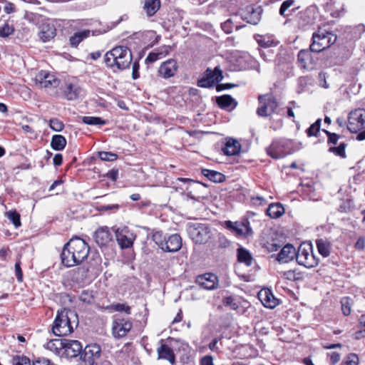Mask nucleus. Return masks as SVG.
I'll use <instances>...</instances> for the list:
<instances>
[{"instance_id":"nucleus-20","label":"nucleus","mask_w":365,"mask_h":365,"mask_svg":"<svg viewBox=\"0 0 365 365\" xmlns=\"http://www.w3.org/2000/svg\"><path fill=\"white\" fill-rule=\"evenodd\" d=\"M94 239L98 246L104 247L112 241L113 235L107 227H103L95 232Z\"/></svg>"},{"instance_id":"nucleus-29","label":"nucleus","mask_w":365,"mask_h":365,"mask_svg":"<svg viewBox=\"0 0 365 365\" xmlns=\"http://www.w3.org/2000/svg\"><path fill=\"white\" fill-rule=\"evenodd\" d=\"M158 354L159 359H166L170 364H174L175 361V354L172 349L167 344H162L158 349Z\"/></svg>"},{"instance_id":"nucleus-27","label":"nucleus","mask_w":365,"mask_h":365,"mask_svg":"<svg viewBox=\"0 0 365 365\" xmlns=\"http://www.w3.org/2000/svg\"><path fill=\"white\" fill-rule=\"evenodd\" d=\"M316 245L319 253L324 257L330 255L332 245L330 241L326 238H320L316 240Z\"/></svg>"},{"instance_id":"nucleus-15","label":"nucleus","mask_w":365,"mask_h":365,"mask_svg":"<svg viewBox=\"0 0 365 365\" xmlns=\"http://www.w3.org/2000/svg\"><path fill=\"white\" fill-rule=\"evenodd\" d=\"M82 351V345L77 340L63 339V349L62 356L74 358L78 356Z\"/></svg>"},{"instance_id":"nucleus-26","label":"nucleus","mask_w":365,"mask_h":365,"mask_svg":"<svg viewBox=\"0 0 365 365\" xmlns=\"http://www.w3.org/2000/svg\"><path fill=\"white\" fill-rule=\"evenodd\" d=\"M217 103L220 108L227 110H232L237 106V102L230 95L217 97Z\"/></svg>"},{"instance_id":"nucleus-7","label":"nucleus","mask_w":365,"mask_h":365,"mask_svg":"<svg viewBox=\"0 0 365 365\" xmlns=\"http://www.w3.org/2000/svg\"><path fill=\"white\" fill-rule=\"evenodd\" d=\"M189 234L196 243H206L211 236L210 227L207 224L194 223L189 227Z\"/></svg>"},{"instance_id":"nucleus-44","label":"nucleus","mask_w":365,"mask_h":365,"mask_svg":"<svg viewBox=\"0 0 365 365\" xmlns=\"http://www.w3.org/2000/svg\"><path fill=\"white\" fill-rule=\"evenodd\" d=\"M11 364L12 365H31V361L24 355H16L12 357Z\"/></svg>"},{"instance_id":"nucleus-17","label":"nucleus","mask_w":365,"mask_h":365,"mask_svg":"<svg viewBox=\"0 0 365 365\" xmlns=\"http://www.w3.org/2000/svg\"><path fill=\"white\" fill-rule=\"evenodd\" d=\"M195 282L200 287L207 290L215 289L218 287L217 277L212 273L197 276Z\"/></svg>"},{"instance_id":"nucleus-43","label":"nucleus","mask_w":365,"mask_h":365,"mask_svg":"<svg viewBox=\"0 0 365 365\" xmlns=\"http://www.w3.org/2000/svg\"><path fill=\"white\" fill-rule=\"evenodd\" d=\"M321 123L322 119L319 118L309 127V128L306 131L309 137L317 135L320 130Z\"/></svg>"},{"instance_id":"nucleus-9","label":"nucleus","mask_w":365,"mask_h":365,"mask_svg":"<svg viewBox=\"0 0 365 365\" xmlns=\"http://www.w3.org/2000/svg\"><path fill=\"white\" fill-rule=\"evenodd\" d=\"M222 78V71L219 67H215L214 70L207 68L205 76L198 80L197 86L202 88H211L220 82Z\"/></svg>"},{"instance_id":"nucleus-46","label":"nucleus","mask_w":365,"mask_h":365,"mask_svg":"<svg viewBox=\"0 0 365 365\" xmlns=\"http://www.w3.org/2000/svg\"><path fill=\"white\" fill-rule=\"evenodd\" d=\"M346 144L344 143H341L337 147H330L329 148V152L334 153L336 155L341 157L343 158H346Z\"/></svg>"},{"instance_id":"nucleus-4","label":"nucleus","mask_w":365,"mask_h":365,"mask_svg":"<svg viewBox=\"0 0 365 365\" xmlns=\"http://www.w3.org/2000/svg\"><path fill=\"white\" fill-rule=\"evenodd\" d=\"M312 41L310 51L319 53L333 45L336 41V36L326 29L319 28L313 33Z\"/></svg>"},{"instance_id":"nucleus-58","label":"nucleus","mask_w":365,"mask_h":365,"mask_svg":"<svg viewBox=\"0 0 365 365\" xmlns=\"http://www.w3.org/2000/svg\"><path fill=\"white\" fill-rule=\"evenodd\" d=\"M222 29L226 34H230L232 31L233 23L232 21L229 19L221 24Z\"/></svg>"},{"instance_id":"nucleus-13","label":"nucleus","mask_w":365,"mask_h":365,"mask_svg":"<svg viewBox=\"0 0 365 365\" xmlns=\"http://www.w3.org/2000/svg\"><path fill=\"white\" fill-rule=\"evenodd\" d=\"M133 324L128 319L116 317L113 322L112 332L115 338H122L130 331Z\"/></svg>"},{"instance_id":"nucleus-39","label":"nucleus","mask_w":365,"mask_h":365,"mask_svg":"<svg viewBox=\"0 0 365 365\" xmlns=\"http://www.w3.org/2000/svg\"><path fill=\"white\" fill-rule=\"evenodd\" d=\"M262 100H263L264 103L266 104V106H267L269 111L271 113V114L272 113H274L278 106L277 102L276 101V100L273 97H271V96H259V103H262Z\"/></svg>"},{"instance_id":"nucleus-31","label":"nucleus","mask_w":365,"mask_h":365,"mask_svg":"<svg viewBox=\"0 0 365 365\" xmlns=\"http://www.w3.org/2000/svg\"><path fill=\"white\" fill-rule=\"evenodd\" d=\"M240 143L236 140L230 138L226 142L223 152L227 155H235L240 153Z\"/></svg>"},{"instance_id":"nucleus-47","label":"nucleus","mask_w":365,"mask_h":365,"mask_svg":"<svg viewBox=\"0 0 365 365\" xmlns=\"http://www.w3.org/2000/svg\"><path fill=\"white\" fill-rule=\"evenodd\" d=\"M153 240L155 243L162 250L164 246V243L166 240V237L163 236V234L160 231H156L153 234Z\"/></svg>"},{"instance_id":"nucleus-60","label":"nucleus","mask_w":365,"mask_h":365,"mask_svg":"<svg viewBox=\"0 0 365 365\" xmlns=\"http://www.w3.org/2000/svg\"><path fill=\"white\" fill-rule=\"evenodd\" d=\"M15 273L19 282H22L23 279V273L21 268V262L18 261L15 264Z\"/></svg>"},{"instance_id":"nucleus-54","label":"nucleus","mask_w":365,"mask_h":365,"mask_svg":"<svg viewBox=\"0 0 365 365\" xmlns=\"http://www.w3.org/2000/svg\"><path fill=\"white\" fill-rule=\"evenodd\" d=\"M294 0L284 1L279 9V14L283 16H287V14H286L285 12L289 8H290L294 4Z\"/></svg>"},{"instance_id":"nucleus-6","label":"nucleus","mask_w":365,"mask_h":365,"mask_svg":"<svg viewBox=\"0 0 365 365\" xmlns=\"http://www.w3.org/2000/svg\"><path fill=\"white\" fill-rule=\"evenodd\" d=\"M364 110L359 108L352 110L349 114L347 128L351 133H360L357 135L356 139L358 140H363L365 139V130L363 129V126L365 122Z\"/></svg>"},{"instance_id":"nucleus-56","label":"nucleus","mask_w":365,"mask_h":365,"mask_svg":"<svg viewBox=\"0 0 365 365\" xmlns=\"http://www.w3.org/2000/svg\"><path fill=\"white\" fill-rule=\"evenodd\" d=\"M262 106L259 107L257 110V113L258 115L261 117H267L269 115H271V113L269 111L266 104L262 101V103H261Z\"/></svg>"},{"instance_id":"nucleus-2","label":"nucleus","mask_w":365,"mask_h":365,"mask_svg":"<svg viewBox=\"0 0 365 365\" xmlns=\"http://www.w3.org/2000/svg\"><path fill=\"white\" fill-rule=\"evenodd\" d=\"M132 61L133 56L130 49L123 46L114 47L107 51L104 56L106 65L113 71L128 68Z\"/></svg>"},{"instance_id":"nucleus-12","label":"nucleus","mask_w":365,"mask_h":365,"mask_svg":"<svg viewBox=\"0 0 365 365\" xmlns=\"http://www.w3.org/2000/svg\"><path fill=\"white\" fill-rule=\"evenodd\" d=\"M267 155L274 159H279L290 153L288 142L285 140H274L267 148Z\"/></svg>"},{"instance_id":"nucleus-42","label":"nucleus","mask_w":365,"mask_h":365,"mask_svg":"<svg viewBox=\"0 0 365 365\" xmlns=\"http://www.w3.org/2000/svg\"><path fill=\"white\" fill-rule=\"evenodd\" d=\"M106 309L119 312H125L128 314H130V307L126 304H113L106 307Z\"/></svg>"},{"instance_id":"nucleus-51","label":"nucleus","mask_w":365,"mask_h":365,"mask_svg":"<svg viewBox=\"0 0 365 365\" xmlns=\"http://www.w3.org/2000/svg\"><path fill=\"white\" fill-rule=\"evenodd\" d=\"M322 131L327 135L328 140L327 143L329 145H336L340 138L339 135H337L334 133H331L325 129H323Z\"/></svg>"},{"instance_id":"nucleus-21","label":"nucleus","mask_w":365,"mask_h":365,"mask_svg":"<svg viewBox=\"0 0 365 365\" xmlns=\"http://www.w3.org/2000/svg\"><path fill=\"white\" fill-rule=\"evenodd\" d=\"M56 35V29L53 24L44 23L40 28L38 36L42 42L46 43L52 40Z\"/></svg>"},{"instance_id":"nucleus-63","label":"nucleus","mask_w":365,"mask_h":365,"mask_svg":"<svg viewBox=\"0 0 365 365\" xmlns=\"http://www.w3.org/2000/svg\"><path fill=\"white\" fill-rule=\"evenodd\" d=\"M139 63L137 61H135L133 64V72L132 76L133 79H137L139 78Z\"/></svg>"},{"instance_id":"nucleus-28","label":"nucleus","mask_w":365,"mask_h":365,"mask_svg":"<svg viewBox=\"0 0 365 365\" xmlns=\"http://www.w3.org/2000/svg\"><path fill=\"white\" fill-rule=\"evenodd\" d=\"M91 32L89 29L75 32L69 38L71 46L76 48L81 42L90 36Z\"/></svg>"},{"instance_id":"nucleus-53","label":"nucleus","mask_w":365,"mask_h":365,"mask_svg":"<svg viewBox=\"0 0 365 365\" xmlns=\"http://www.w3.org/2000/svg\"><path fill=\"white\" fill-rule=\"evenodd\" d=\"M359 358L356 354H351L346 356L341 365H358Z\"/></svg>"},{"instance_id":"nucleus-35","label":"nucleus","mask_w":365,"mask_h":365,"mask_svg":"<svg viewBox=\"0 0 365 365\" xmlns=\"http://www.w3.org/2000/svg\"><path fill=\"white\" fill-rule=\"evenodd\" d=\"M237 259L240 262L244 263L246 266L250 267L252 264L253 259L248 250L241 247L237 249Z\"/></svg>"},{"instance_id":"nucleus-5","label":"nucleus","mask_w":365,"mask_h":365,"mask_svg":"<svg viewBox=\"0 0 365 365\" xmlns=\"http://www.w3.org/2000/svg\"><path fill=\"white\" fill-rule=\"evenodd\" d=\"M296 260L299 265L306 268H313L318 265L319 259L313 253L311 243L303 242L297 250Z\"/></svg>"},{"instance_id":"nucleus-50","label":"nucleus","mask_w":365,"mask_h":365,"mask_svg":"<svg viewBox=\"0 0 365 365\" xmlns=\"http://www.w3.org/2000/svg\"><path fill=\"white\" fill-rule=\"evenodd\" d=\"M49 126L56 132H60L64 128L63 123L58 118H51L49 120Z\"/></svg>"},{"instance_id":"nucleus-41","label":"nucleus","mask_w":365,"mask_h":365,"mask_svg":"<svg viewBox=\"0 0 365 365\" xmlns=\"http://www.w3.org/2000/svg\"><path fill=\"white\" fill-rule=\"evenodd\" d=\"M82 122L85 124L90 125H103L106 124V121L100 117L94 116H83Z\"/></svg>"},{"instance_id":"nucleus-57","label":"nucleus","mask_w":365,"mask_h":365,"mask_svg":"<svg viewBox=\"0 0 365 365\" xmlns=\"http://www.w3.org/2000/svg\"><path fill=\"white\" fill-rule=\"evenodd\" d=\"M223 303L225 306H230L234 310L238 308V304L235 302V299L231 296L225 297L223 299Z\"/></svg>"},{"instance_id":"nucleus-37","label":"nucleus","mask_w":365,"mask_h":365,"mask_svg":"<svg viewBox=\"0 0 365 365\" xmlns=\"http://www.w3.org/2000/svg\"><path fill=\"white\" fill-rule=\"evenodd\" d=\"M297 58L301 67L304 68H309V63L312 60V55L309 51L301 50L298 53Z\"/></svg>"},{"instance_id":"nucleus-34","label":"nucleus","mask_w":365,"mask_h":365,"mask_svg":"<svg viewBox=\"0 0 365 365\" xmlns=\"http://www.w3.org/2000/svg\"><path fill=\"white\" fill-rule=\"evenodd\" d=\"M202 174L214 182H222L225 180V176L222 173L215 170L202 169Z\"/></svg>"},{"instance_id":"nucleus-64","label":"nucleus","mask_w":365,"mask_h":365,"mask_svg":"<svg viewBox=\"0 0 365 365\" xmlns=\"http://www.w3.org/2000/svg\"><path fill=\"white\" fill-rule=\"evenodd\" d=\"M201 365H214L211 356H205L201 359Z\"/></svg>"},{"instance_id":"nucleus-19","label":"nucleus","mask_w":365,"mask_h":365,"mask_svg":"<svg viewBox=\"0 0 365 365\" xmlns=\"http://www.w3.org/2000/svg\"><path fill=\"white\" fill-rule=\"evenodd\" d=\"M182 247V239L178 234H174L166 237L162 250L168 252H178Z\"/></svg>"},{"instance_id":"nucleus-59","label":"nucleus","mask_w":365,"mask_h":365,"mask_svg":"<svg viewBox=\"0 0 365 365\" xmlns=\"http://www.w3.org/2000/svg\"><path fill=\"white\" fill-rule=\"evenodd\" d=\"M335 4H336V1H333V2L329 5V9L331 11V15L334 17H338L343 13V11H344L343 5L341 4L339 6V9H337L336 11H334V8H332V7L334 6V5Z\"/></svg>"},{"instance_id":"nucleus-33","label":"nucleus","mask_w":365,"mask_h":365,"mask_svg":"<svg viewBox=\"0 0 365 365\" xmlns=\"http://www.w3.org/2000/svg\"><path fill=\"white\" fill-rule=\"evenodd\" d=\"M266 213L271 218L276 219L284 213V208L280 203H272L267 209Z\"/></svg>"},{"instance_id":"nucleus-55","label":"nucleus","mask_w":365,"mask_h":365,"mask_svg":"<svg viewBox=\"0 0 365 365\" xmlns=\"http://www.w3.org/2000/svg\"><path fill=\"white\" fill-rule=\"evenodd\" d=\"M79 299L81 301L86 303H91L93 300V295L91 292L88 290H83L79 296Z\"/></svg>"},{"instance_id":"nucleus-22","label":"nucleus","mask_w":365,"mask_h":365,"mask_svg":"<svg viewBox=\"0 0 365 365\" xmlns=\"http://www.w3.org/2000/svg\"><path fill=\"white\" fill-rule=\"evenodd\" d=\"M297 252L295 247L291 245L287 244L284 245L277 256V260L280 262L287 263L297 257Z\"/></svg>"},{"instance_id":"nucleus-11","label":"nucleus","mask_w":365,"mask_h":365,"mask_svg":"<svg viewBox=\"0 0 365 365\" xmlns=\"http://www.w3.org/2000/svg\"><path fill=\"white\" fill-rule=\"evenodd\" d=\"M225 226L227 229L233 232L238 236H250L253 234V231L247 219L242 222H232L227 220L225 222Z\"/></svg>"},{"instance_id":"nucleus-16","label":"nucleus","mask_w":365,"mask_h":365,"mask_svg":"<svg viewBox=\"0 0 365 365\" xmlns=\"http://www.w3.org/2000/svg\"><path fill=\"white\" fill-rule=\"evenodd\" d=\"M178 65L177 61L170 58L161 63L158 68L159 75L163 78L173 77L178 72Z\"/></svg>"},{"instance_id":"nucleus-49","label":"nucleus","mask_w":365,"mask_h":365,"mask_svg":"<svg viewBox=\"0 0 365 365\" xmlns=\"http://www.w3.org/2000/svg\"><path fill=\"white\" fill-rule=\"evenodd\" d=\"M98 155L103 161H114L118 158V155L111 152L100 151Z\"/></svg>"},{"instance_id":"nucleus-45","label":"nucleus","mask_w":365,"mask_h":365,"mask_svg":"<svg viewBox=\"0 0 365 365\" xmlns=\"http://www.w3.org/2000/svg\"><path fill=\"white\" fill-rule=\"evenodd\" d=\"M6 216L12 222L16 227L21 225L20 215L15 210H10L6 212Z\"/></svg>"},{"instance_id":"nucleus-30","label":"nucleus","mask_w":365,"mask_h":365,"mask_svg":"<svg viewBox=\"0 0 365 365\" xmlns=\"http://www.w3.org/2000/svg\"><path fill=\"white\" fill-rule=\"evenodd\" d=\"M160 8V0H145L143 11L149 17L153 16Z\"/></svg>"},{"instance_id":"nucleus-14","label":"nucleus","mask_w":365,"mask_h":365,"mask_svg":"<svg viewBox=\"0 0 365 365\" xmlns=\"http://www.w3.org/2000/svg\"><path fill=\"white\" fill-rule=\"evenodd\" d=\"M116 240L122 249H127L133 246L136 235L127 227L117 229L115 231Z\"/></svg>"},{"instance_id":"nucleus-52","label":"nucleus","mask_w":365,"mask_h":365,"mask_svg":"<svg viewBox=\"0 0 365 365\" xmlns=\"http://www.w3.org/2000/svg\"><path fill=\"white\" fill-rule=\"evenodd\" d=\"M348 297H344L341 301V310L345 316H348L351 314V304Z\"/></svg>"},{"instance_id":"nucleus-25","label":"nucleus","mask_w":365,"mask_h":365,"mask_svg":"<svg viewBox=\"0 0 365 365\" xmlns=\"http://www.w3.org/2000/svg\"><path fill=\"white\" fill-rule=\"evenodd\" d=\"M63 93L68 100L73 101L82 95V89L76 83H66Z\"/></svg>"},{"instance_id":"nucleus-38","label":"nucleus","mask_w":365,"mask_h":365,"mask_svg":"<svg viewBox=\"0 0 365 365\" xmlns=\"http://www.w3.org/2000/svg\"><path fill=\"white\" fill-rule=\"evenodd\" d=\"M88 269L85 267H80L73 270V279L81 283L88 277Z\"/></svg>"},{"instance_id":"nucleus-18","label":"nucleus","mask_w":365,"mask_h":365,"mask_svg":"<svg viewBox=\"0 0 365 365\" xmlns=\"http://www.w3.org/2000/svg\"><path fill=\"white\" fill-rule=\"evenodd\" d=\"M262 12L261 6L255 8L252 6H247L242 13V19L250 24L256 25L261 19Z\"/></svg>"},{"instance_id":"nucleus-1","label":"nucleus","mask_w":365,"mask_h":365,"mask_svg":"<svg viewBox=\"0 0 365 365\" xmlns=\"http://www.w3.org/2000/svg\"><path fill=\"white\" fill-rule=\"evenodd\" d=\"M90 247L86 241L80 237H73L62 249L61 262L67 267L78 265L87 259Z\"/></svg>"},{"instance_id":"nucleus-10","label":"nucleus","mask_w":365,"mask_h":365,"mask_svg":"<svg viewBox=\"0 0 365 365\" xmlns=\"http://www.w3.org/2000/svg\"><path fill=\"white\" fill-rule=\"evenodd\" d=\"M37 86L46 89L57 88L60 85V80L53 73L46 71H41L35 77Z\"/></svg>"},{"instance_id":"nucleus-24","label":"nucleus","mask_w":365,"mask_h":365,"mask_svg":"<svg viewBox=\"0 0 365 365\" xmlns=\"http://www.w3.org/2000/svg\"><path fill=\"white\" fill-rule=\"evenodd\" d=\"M315 24V16L313 11L307 10L300 13L298 16V25L303 29H307L308 27Z\"/></svg>"},{"instance_id":"nucleus-32","label":"nucleus","mask_w":365,"mask_h":365,"mask_svg":"<svg viewBox=\"0 0 365 365\" xmlns=\"http://www.w3.org/2000/svg\"><path fill=\"white\" fill-rule=\"evenodd\" d=\"M46 348L56 354L62 356L63 349V339H56L49 341L46 345Z\"/></svg>"},{"instance_id":"nucleus-40","label":"nucleus","mask_w":365,"mask_h":365,"mask_svg":"<svg viewBox=\"0 0 365 365\" xmlns=\"http://www.w3.org/2000/svg\"><path fill=\"white\" fill-rule=\"evenodd\" d=\"M284 277L290 281H302L304 279V274L297 270H288L284 273Z\"/></svg>"},{"instance_id":"nucleus-3","label":"nucleus","mask_w":365,"mask_h":365,"mask_svg":"<svg viewBox=\"0 0 365 365\" xmlns=\"http://www.w3.org/2000/svg\"><path fill=\"white\" fill-rule=\"evenodd\" d=\"M77 314L67 309H63L57 312L54 319L52 331L56 336H67L73 331V326H77Z\"/></svg>"},{"instance_id":"nucleus-36","label":"nucleus","mask_w":365,"mask_h":365,"mask_svg":"<svg viewBox=\"0 0 365 365\" xmlns=\"http://www.w3.org/2000/svg\"><path fill=\"white\" fill-rule=\"evenodd\" d=\"M66 145V139L61 135H54L51 138V146L55 150H62Z\"/></svg>"},{"instance_id":"nucleus-61","label":"nucleus","mask_w":365,"mask_h":365,"mask_svg":"<svg viewBox=\"0 0 365 365\" xmlns=\"http://www.w3.org/2000/svg\"><path fill=\"white\" fill-rule=\"evenodd\" d=\"M160 56H161L160 53H154V52L150 53L147 56L145 61L150 62V63L155 62L160 58Z\"/></svg>"},{"instance_id":"nucleus-62","label":"nucleus","mask_w":365,"mask_h":365,"mask_svg":"<svg viewBox=\"0 0 365 365\" xmlns=\"http://www.w3.org/2000/svg\"><path fill=\"white\" fill-rule=\"evenodd\" d=\"M106 176L108 179L115 181L118 177V170L112 169L107 173Z\"/></svg>"},{"instance_id":"nucleus-8","label":"nucleus","mask_w":365,"mask_h":365,"mask_svg":"<svg viewBox=\"0 0 365 365\" xmlns=\"http://www.w3.org/2000/svg\"><path fill=\"white\" fill-rule=\"evenodd\" d=\"M101 356V347L94 344L87 345L81 353V361L78 365H97Z\"/></svg>"},{"instance_id":"nucleus-48","label":"nucleus","mask_w":365,"mask_h":365,"mask_svg":"<svg viewBox=\"0 0 365 365\" xmlns=\"http://www.w3.org/2000/svg\"><path fill=\"white\" fill-rule=\"evenodd\" d=\"M14 31V28L9 23H4L3 25L0 26V37H8L9 35L13 34Z\"/></svg>"},{"instance_id":"nucleus-23","label":"nucleus","mask_w":365,"mask_h":365,"mask_svg":"<svg viewBox=\"0 0 365 365\" xmlns=\"http://www.w3.org/2000/svg\"><path fill=\"white\" fill-rule=\"evenodd\" d=\"M259 300L267 308L273 309L278 304V300L272 294L270 289H262L258 293Z\"/></svg>"}]
</instances>
